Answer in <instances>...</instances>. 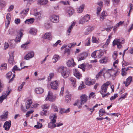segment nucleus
I'll use <instances>...</instances> for the list:
<instances>
[{
	"mask_svg": "<svg viewBox=\"0 0 133 133\" xmlns=\"http://www.w3.org/2000/svg\"><path fill=\"white\" fill-rule=\"evenodd\" d=\"M58 71L61 73L62 76L64 78H66L68 77L70 73L69 69L66 67H60L58 68Z\"/></svg>",
	"mask_w": 133,
	"mask_h": 133,
	"instance_id": "obj_1",
	"label": "nucleus"
},
{
	"mask_svg": "<svg viewBox=\"0 0 133 133\" xmlns=\"http://www.w3.org/2000/svg\"><path fill=\"white\" fill-rule=\"evenodd\" d=\"M124 42V41L123 38H121L119 39L116 38L113 42V46L117 45V47L118 48H120L121 47V44H123Z\"/></svg>",
	"mask_w": 133,
	"mask_h": 133,
	"instance_id": "obj_2",
	"label": "nucleus"
},
{
	"mask_svg": "<svg viewBox=\"0 0 133 133\" xmlns=\"http://www.w3.org/2000/svg\"><path fill=\"white\" fill-rule=\"evenodd\" d=\"M110 85V82H107L104 83L101 86V90L99 92L101 94L105 93L107 92L108 87Z\"/></svg>",
	"mask_w": 133,
	"mask_h": 133,
	"instance_id": "obj_3",
	"label": "nucleus"
},
{
	"mask_svg": "<svg viewBox=\"0 0 133 133\" xmlns=\"http://www.w3.org/2000/svg\"><path fill=\"white\" fill-rule=\"evenodd\" d=\"M55 97L53 95V93L50 91L48 92L47 97L46 99V100H49L53 102L55 100Z\"/></svg>",
	"mask_w": 133,
	"mask_h": 133,
	"instance_id": "obj_4",
	"label": "nucleus"
},
{
	"mask_svg": "<svg viewBox=\"0 0 133 133\" xmlns=\"http://www.w3.org/2000/svg\"><path fill=\"white\" fill-rule=\"evenodd\" d=\"M23 36V32L21 30H20L17 32V36L15 39L16 42H20L21 39Z\"/></svg>",
	"mask_w": 133,
	"mask_h": 133,
	"instance_id": "obj_5",
	"label": "nucleus"
},
{
	"mask_svg": "<svg viewBox=\"0 0 133 133\" xmlns=\"http://www.w3.org/2000/svg\"><path fill=\"white\" fill-rule=\"evenodd\" d=\"M59 84V82L57 80L52 82L50 84L51 89L56 90L57 89Z\"/></svg>",
	"mask_w": 133,
	"mask_h": 133,
	"instance_id": "obj_6",
	"label": "nucleus"
},
{
	"mask_svg": "<svg viewBox=\"0 0 133 133\" xmlns=\"http://www.w3.org/2000/svg\"><path fill=\"white\" fill-rule=\"evenodd\" d=\"M51 21L54 23H57L59 21V16L55 15H52L50 18Z\"/></svg>",
	"mask_w": 133,
	"mask_h": 133,
	"instance_id": "obj_7",
	"label": "nucleus"
},
{
	"mask_svg": "<svg viewBox=\"0 0 133 133\" xmlns=\"http://www.w3.org/2000/svg\"><path fill=\"white\" fill-rule=\"evenodd\" d=\"M10 58L8 59L9 63L11 64H13L14 61V51H11L9 53Z\"/></svg>",
	"mask_w": 133,
	"mask_h": 133,
	"instance_id": "obj_8",
	"label": "nucleus"
},
{
	"mask_svg": "<svg viewBox=\"0 0 133 133\" xmlns=\"http://www.w3.org/2000/svg\"><path fill=\"white\" fill-rule=\"evenodd\" d=\"M11 122L10 121H6L4 123L3 127L4 128L5 130H8L11 125Z\"/></svg>",
	"mask_w": 133,
	"mask_h": 133,
	"instance_id": "obj_9",
	"label": "nucleus"
},
{
	"mask_svg": "<svg viewBox=\"0 0 133 133\" xmlns=\"http://www.w3.org/2000/svg\"><path fill=\"white\" fill-rule=\"evenodd\" d=\"M80 98L81 99L80 102L81 105L84 104L87 101V96L85 95H82L80 97Z\"/></svg>",
	"mask_w": 133,
	"mask_h": 133,
	"instance_id": "obj_10",
	"label": "nucleus"
},
{
	"mask_svg": "<svg viewBox=\"0 0 133 133\" xmlns=\"http://www.w3.org/2000/svg\"><path fill=\"white\" fill-rule=\"evenodd\" d=\"M34 55V53L33 51L30 52L24 56V58L25 59L28 60L30 58L33 57Z\"/></svg>",
	"mask_w": 133,
	"mask_h": 133,
	"instance_id": "obj_11",
	"label": "nucleus"
},
{
	"mask_svg": "<svg viewBox=\"0 0 133 133\" xmlns=\"http://www.w3.org/2000/svg\"><path fill=\"white\" fill-rule=\"evenodd\" d=\"M66 64L69 67H73L76 65L75 63L74 62V60L72 58L68 60L66 63Z\"/></svg>",
	"mask_w": 133,
	"mask_h": 133,
	"instance_id": "obj_12",
	"label": "nucleus"
},
{
	"mask_svg": "<svg viewBox=\"0 0 133 133\" xmlns=\"http://www.w3.org/2000/svg\"><path fill=\"white\" fill-rule=\"evenodd\" d=\"M94 29V26H89L86 30L85 32V34L86 35L89 34L91 31Z\"/></svg>",
	"mask_w": 133,
	"mask_h": 133,
	"instance_id": "obj_13",
	"label": "nucleus"
},
{
	"mask_svg": "<svg viewBox=\"0 0 133 133\" xmlns=\"http://www.w3.org/2000/svg\"><path fill=\"white\" fill-rule=\"evenodd\" d=\"M44 38L48 39L50 40L52 38V36L50 32L46 33L43 36Z\"/></svg>",
	"mask_w": 133,
	"mask_h": 133,
	"instance_id": "obj_14",
	"label": "nucleus"
},
{
	"mask_svg": "<svg viewBox=\"0 0 133 133\" xmlns=\"http://www.w3.org/2000/svg\"><path fill=\"white\" fill-rule=\"evenodd\" d=\"M49 118L50 119H51V121L50 122L53 123H54L56 122V119L57 118V116L56 114H54L50 116L49 117Z\"/></svg>",
	"mask_w": 133,
	"mask_h": 133,
	"instance_id": "obj_15",
	"label": "nucleus"
},
{
	"mask_svg": "<svg viewBox=\"0 0 133 133\" xmlns=\"http://www.w3.org/2000/svg\"><path fill=\"white\" fill-rule=\"evenodd\" d=\"M74 75L77 78L79 79V77H82V75L80 74L78 71L76 69H74Z\"/></svg>",
	"mask_w": 133,
	"mask_h": 133,
	"instance_id": "obj_16",
	"label": "nucleus"
},
{
	"mask_svg": "<svg viewBox=\"0 0 133 133\" xmlns=\"http://www.w3.org/2000/svg\"><path fill=\"white\" fill-rule=\"evenodd\" d=\"M43 91V89L40 87L37 88L35 89V92L38 94H41Z\"/></svg>",
	"mask_w": 133,
	"mask_h": 133,
	"instance_id": "obj_17",
	"label": "nucleus"
},
{
	"mask_svg": "<svg viewBox=\"0 0 133 133\" xmlns=\"http://www.w3.org/2000/svg\"><path fill=\"white\" fill-rule=\"evenodd\" d=\"M67 11L69 16H71L74 12V9L70 7H68L67 8Z\"/></svg>",
	"mask_w": 133,
	"mask_h": 133,
	"instance_id": "obj_18",
	"label": "nucleus"
},
{
	"mask_svg": "<svg viewBox=\"0 0 133 133\" xmlns=\"http://www.w3.org/2000/svg\"><path fill=\"white\" fill-rule=\"evenodd\" d=\"M132 77L131 76H129L126 79L125 82V86L127 87L131 83L132 79Z\"/></svg>",
	"mask_w": 133,
	"mask_h": 133,
	"instance_id": "obj_19",
	"label": "nucleus"
},
{
	"mask_svg": "<svg viewBox=\"0 0 133 133\" xmlns=\"http://www.w3.org/2000/svg\"><path fill=\"white\" fill-rule=\"evenodd\" d=\"M32 103L31 99L27 101L26 102V107L27 109L29 108Z\"/></svg>",
	"mask_w": 133,
	"mask_h": 133,
	"instance_id": "obj_20",
	"label": "nucleus"
},
{
	"mask_svg": "<svg viewBox=\"0 0 133 133\" xmlns=\"http://www.w3.org/2000/svg\"><path fill=\"white\" fill-rule=\"evenodd\" d=\"M34 20L35 19L34 18H31L30 19H26L25 21V24H32L34 22Z\"/></svg>",
	"mask_w": 133,
	"mask_h": 133,
	"instance_id": "obj_21",
	"label": "nucleus"
},
{
	"mask_svg": "<svg viewBox=\"0 0 133 133\" xmlns=\"http://www.w3.org/2000/svg\"><path fill=\"white\" fill-rule=\"evenodd\" d=\"M34 15L36 16L38 20H39L41 18V15L39 12H35L34 14Z\"/></svg>",
	"mask_w": 133,
	"mask_h": 133,
	"instance_id": "obj_22",
	"label": "nucleus"
},
{
	"mask_svg": "<svg viewBox=\"0 0 133 133\" xmlns=\"http://www.w3.org/2000/svg\"><path fill=\"white\" fill-rule=\"evenodd\" d=\"M107 16V14L105 11H103L101 14V15L100 16V19L101 21H103L104 18Z\"/></svg>",
	"mask_w": 133,
	"mask_h": 133,
	"instance_id": "obj_23",
	"label": "nucleus"
},
{
	"mask_svg": "<svg viewBox=\"0 0 133 133\" xmlns=\"http://www.w3.org/2000/svg\"><path fill=\"white\" fill-rule=\"evenodd\" d=\"M70 111V108H68L66 110L64 109L61 108L60 111V113L61 114H63L64 113H67Z\"/></svg>",
	"mask_w": 133,
	"mask_h": 133,
	"instance_id": "obj_24",
	"label": "nucleus"
},
{
	"mask_svg": "<svg viewBox=\"0 0 133 133\" xmlns=\"http://www.w3.org/2000/svg\"><path fill=\"white\" fill-rule=\"evenodd\" d=\"M106 113L104 109L102 108L99 110V116L101 117L103 116L104 114Z\"/></svg>",
	"mask_w": 133,
	"mask_h": 133,
	"instance_id": "obj_25",
	"label": "nucleus"
},
{
	"mask_svg": "<svg viewBox=\"0 0 133 133\" xmlns=\"http://www.w3.org/2000/svg\"><path fill=\"white\" fill-rule=\"evenodd\" d=\"M59 58V56L58 55H55L54 56L52 59L53 62L54 63H56Z\"/></svg>",
	"mask_w": 133,
	"mask_h": 133,
	"instance_id": "obj_26",
	"label": "nucleus"
},
{
	"mask_svg": "<svg viewBox=\"0 0 133 133\" xmlns=\"http://www.w3.org/2000/svg\"><path fill=\"white\" fill-rule=\"evenodd\" d=\"M37 32V30L34 28H31L29 32L30 34L35 35Z\"/></svg>",
	"mask_w": 133,
	"mask_h": 133,
	"instance_id": "obj_27",
	"label": "nucleus"
},
{
	"mask_svg": "<svg viewBox=\"0 0 133 133\" xmlns=\"http://www.w3.org/2000/svg\"><path fill=\"white\" fill-rule=\"evenodd\" d=\"M90 79L89 78H86L85 79V83L88 85H91L92 84V82L90 81Z\"/></svg>",
	"mask_w": 133,
	"mask_h": 133,
	"instance_id": "obj_28",
	"label": "nucleus"
},
{
	"mask_svg": "<svg viewBox=\"0 0 133 133\" xmlns=\"http://www.w3.org/2000/svg\"><path fill=\"white\" fill-rule=\"evenodd\" d=\"M8 114V112L6 111L4 115L1 116H0V120H3V119H5L6 118H7Z\"/></svg>",
	"mask_w": 133,
	"mask_h": 133,
	"instance_id": "obj_29",
	"label": "nucleus"
},
{
	"mask_svg": "<svg viewBox=\"0 0 133 133\" xmlns=\"http://www.w3.org/2000/svg\"><path fill=\"white\" fill-rule=\"evenodd\" d=\"M71 98V95L70 94L66 95L65 97V102L68 103L70 102Z\"/></svg>",
	"mask_w": 133,
	"mask_h": 133,
	"instance_id": "obj_30",
	"label": "nucleus"
},
{
	"mask_svg": "<svg viewBox=\"0 0 133 133\" xmlns=\"http://www.w3.org/2000/svg\"><path fill=\"white\" fill-rule=\"evenodd\" d=\"M48 2V0H39L38 1V3L41 5L45 4H47Z\"/></svg>",
	"mask_w": 133,
	"mask_h": 133,
	"instance_id": "obj_31",
	"label": "nucleus"
},
{
	"mask_svg": "<svg viewBox=\"0 0 133 133\" xmlns=\"http://www.w3.org/2000/svg\"><path fill=\"white\" fill-rule=\"evenodd\" d=\"M84 6V5L83 4L77 9L78 12L80 13L82 12L83 10Z\"/></svg>",
	"mask_w": 133,
	"mask_h": 133,
	"instance_id": "obj_32",
	"label": "nucleus"
},
{
	"mask_svg": "<svg viewBox=\"0 0 133 133\" xmlns=\"http://www.w3.org/2000/svg\"><path fill=\"white\" fill-rule=\"evenodd\" d=\"M48 126L49 128L52 129L56 127V126L55 124H54L50 122L48 124Z\"/></svg>",
	"mask_w": 133,
	"mask_h": 133,
	"instance_id": "obj_33",
	"label": "nucleus"
},
{
	"mask_svg": "<svg viewBox=\"0 0 133 133\" xmlns=\"http://www.w3.org/2000/svg\"><path fill=\"white\" fill-rule=\"evenodd\" d=\"M108 58L107 57H105L103 58L102 59L100 60L99 62L102 63H105L108 60Z\"/></svg>",
	"mask_w": 133,
	"mask_h": 133,
	"instance_id": "obj_34",
	"label": "nucleus"
},
{
	"mask_svg": "<svg viewBox=\"0 0 133 133\" xmlns=\"http://www.w3.org/2000/svg\"><path fill=\"white\" fill-rule=\"evenodd\" d=\"M78 67L81 69L83 71H84L85 70V64H82L81 65H79Z\"/></svg>",
	"mask_w": 133,
	"mask_h": 133,
	"instance_id": "obj_35",
	"label": "nucleus"
},
{
	"mask_svg": "<svg viewBox=\"0 0 133 133\" xmlns=\"http://www.w3.org/2000/svg\"><path fill=\"white\" fill-rule=\"evenodd\" d=\"M85 69L87 70L90 69L92 67V65L91 64H89L88 63L85 64Z\"/></svg>",
	"mask_w": 133,
	"mask_h": 133,
	"instance_id": "obj_36",
	"label": "nucleus"
},
{
	"mask_svg": "<svg viewBox=\"0 0 133 133\" xmlns=\"http://www.w3.org/2000/svg\"><path fill=\"white\" fill-rule=\"evenodd\" d=\"M47 111L45 109H43L40 112V114L42 116H46Z\"/></svg>",
	"mask_w": 133,
	"mask_h": 133,
	"instance_id": "obj_37",
	"label": "nucleus"
},
{
	"mask_svg": "<svg viewBox=\"0 0 133 133\" xmlns=\"http://www.w3.org/2000/svg\"><path fill=\"white\" fill-rule=\"evenodd\" d=\"M22 69H19L18 68L17 65H15L13 68L12 69V71L14 72V73H15V71L17 70L20 71Z\"/></svg>",
	"mask_w": 133,
	"mask_h": 133,
	"instance_id": "obj_38",
	"label": "nucleus"
},
{
	"mask_svg": "<svg viewBox=\"0 0 133 133\" xmlns=\"http://www.w3.org/2000/svg\"><path fill=\"white\" fill-rule=\"evenodd\" d=\"M12 91V90L10 88V87L9 86L8 88V89L7 90L6 92L7 94L6 96H8L10 94V93Z\"/></svg>",
	"mask_w": 133,
	"mask_h": 133,
	"instance_id": "obj_39",
	"label": "nucleus"
},
{
	"mask_svg": "<svg viewBox=\"0 0 133 133\" xmlns=\"http://www.w3.org/2000/svg\"><path fill=\"white\" fill-rule=\"evenodd\" d=\"M6 64L4 63L2 64L1 67V69L2 70L4 69L6 70Z\"/></svg>",
	"mask_w": 133,
	"mask_h": 133,
	"instance_id": "obj_40",
	"label": "nucleus"
},
{
	"mask_svg": "<svg viewBox=\"0 0 133 133\" xmlns=\"http://www.w3.org/2000/svg\"><path fill=\"white\" fill-rule=\"evenodd\" d=\"M42 124L41 123H38L37 125H36L34 126V127L37 129H39L42 128Z\"/></svg>",
	"mask_w": 133,
	"mask_h": 133,
	"instance_id": "obj_41",
	"label": "nucleus"
},
{
	"mask_svg": "<svg viewBox=\"0 0 133 133\" xmlns=\"http://www.w3.org/2000/svg\"><path fill=\"white\" fill-rule=\"evenodd\" d=\"M97 53L98 55L97 56L98 58H100L102 56L103 54H104V53L102 51H99V52H97Z\"/></svg>",
	"mask_w": 133,
	"mask_h": 133,
	"instance_id": "obj_42",
	"label": "nucleus"
},
{
	"mask_svg": "<svg viewBox=\"0 0 133 133\" xmlns=\"http://www.w3.org/2000/svg\"><path fill=\"white\" fill-rule=\"evenodd\" d=\"M118 95L117 94H114V96H112L110 98V100L111 101L114 100L118 96Z\"/></svg>",
	"mask_w": 133,
	"mask_h": 133,
	"instance_id": "obj_43",
	"label": "nucleus"
},
{
	"mask_svg": "<svg viewBox=\"0 0 133 133\" xmlns=\"http://www.w3.org/2000/svg\"><path fill=\"white\" fill-rule=\"evenodd\" d=\"M79 55L84 58H86L88 56V54L86 52H84L80 54Z\"/></svg>",
	"mask_w": 133,
	"mask_h": 133,
	"instance_id": "obj_44",
	"label": "nucleus"
},
{
	"mask_svg": "<svg viewBox=\"0 0 133 133\" xmlns=\"http://www.w3.org/2000/svg\"><path fill=\"white\" fill-rule=\"evenodd\" d=\"M76 45V43L74 42L69 44L68 45V47L71 48L73 47L75 45Z\"/></svg>",
	"mask_w": 133,
	"mask_h": 133,
	"instance_id": "obj_45",
	"label": "nucleus"
},
{
	"mask_svg": "<svg viewBox=\"0 0 133 133\" xmlns=\"http://www.w3.org/2000/svg\"><path fill=\"white\" fill-rule=\"evenodd\" d=\"M12 72L11 71H10L7 73L6 75V77L7 78L9 79L10 80V78L11 77L12 75Z\"/></svg>",
	"mask_w": 133,
	"mask_h": 133,
	"instance_id": "obj_46",
	"label": "nucleus"
},
{
	"mask_svg": "<svg viewBox=\"0 0 133 133\" xmlns=\"http://www.w3.org/2000/svg\"><path fill=\"white\" fill-rule=\"evenodd\" d=\"M85 18V20L87 22H88L89 20V19L90 17L89 15H85L84 17Z\"/></svg>",
	"mask_w": 133,
	"mask_h": 133,
	"instance_id": "obj_47",
	"label": "nucleus"
},
{
	"mask_svg": "<svg viewBox=\"0 0 133 133\" xmlns=\"http://www.w3.org/2000/svg\"><path fill=\"white\" fill-rule=\"evenodd\" d=\"M102 72L103 71L101 70L96 75V78L97 79H98L99 77L102 76Z\"/></svg>",
	"mask_w": 133,
	"mask_h": 133,
	"instance_id": "obj_48",
	"label": "nucleus"
},
{
	"mask_svg": "<svg viewBox=\"0 0 133 133\" xmlns=\"http://www.w3.org/2000/svg\"><path fill=\"white\" fill-rule=\"evenodd\" d=\"M97 11L96 12L97 15H99L100 14V11L101 10V7H98L97 9Z\"/></svg>",
	"mask_w": 133,
	"mask_h": 133,
	"instance_id": "obj_49",
	"label": "nucleus"
},
{
	"mask_svg": "<svg viewBox=\"0 0 133 133\" xmlns=\"http://www.w3.org/2000/svg\"><path fill=\"white\" fill-rule=\"evenodd\" d=\"M34 111L32 110L28 111L26 114V117H28L30 116V114H32L34 112Z\"/></svg>",
	"mask_w": 133,
	"mask_h": 133,
	"instance_id": "obj_50",
	"label": "nucleus"
},
{
	"mask_svg": "<svg viewBox=\"0 0 133 133\" xmlns=\"http://www.w3.org/2000/svg\"><path fill=\"white\" fill-rule=\"evenodd\" d=\"M6 96L5 95H3L0 97V103H1Z\"/></svg>",
	"mask_w": 133,
	"mask_h": 133,
	"instance_id": "obj_51",
	"label": "nucleus"
},
{
	"mask_svg": "<svg viewBox=\"0 0 133 133\" xmlns=\"http://www.w3.org/2000/svg\"><path fill=\"white\" fill-rule=\"evenodd\" d=\"M6 19L7 20V21H10L11 19V15L9 14H7L6 16Z\"/></svg>",
	"mask_w": 133,
	"mask_h": 133,
	"instance_id": "obj_52",
	"label": "nucleus"
},
{
	"mask_svg": "<svg viewBox=\"0 0 133 133\" xmlns=\"http://www.w3.org/2000/svg\"><path fill=\"white\" fill-rule=\"evenodd\" d=\"M92 41L93 43H98V41L97 40L96 38L94 36L92 37Z\"/></svg>",
	"mask_w": 133,
	"mask_h": 133,
	"instance_id": "obj_53",
	"label": "nucleus"
},
{
	"mask_svg": "<svg viewBox=\"0 0 133 133\" xmlns=\"http://www.w3.org/2000/svg\"><path fill=\"white\" fill-rule=\"evenodd\" d=\"M49 105L48 104H45L43 105L42 106V108L43 109H47L49 108Z\"/></svg>",
	"mask_w": 133,
	"mask_h": 133,
	"instance_id": "obj_54",
	"label": "nucleus"
},
{
	"mask_svg": "<svg viewBox=\"0 0 133 133\" xmlns=\"http://www.w3.org/2000/svg\"><path fill=\"white\" fill-rule=\"evenodd\" d=\"M97 51H96L93 52L91 54V56L94 58H96L97 56L96 55V52Z\"/></svg>",
	"mask_w": 133,
	"mask_h": 133,
	"instance_id": "obj_55",
	"label": "nucleus"
},
{
	"mask_svg": "<svg viewBox=\"0 0 133 133\" xmlns=\"http://www.w3.org/2000/svg\"><path fill=\"white\" fill-rule=\"evenodd\" d=\"M127 95V93H126L123 96H122L120 97V98H119L118 100L119 101H121L123 99H124L125 98L126 96Z\"/></svg>",
	"mask_w": 133,
	"mask_h": 133,
	"instance_id": "obj_56",
	"label": "nucleus"
},
{
	"mask_svg": "<svg viewBox=\"0 0 133 133\" xmlns=\"http://www.w3.org/2000/svg\"><path fill=\"white\" fill-rule=\"evenodd\" d=\"M5 5V2L4 1L0 0V6L3 7Z\"/></svg>",
	"mask_w": 133,
	"mask_h": 133,
	"instance_id": "obj_57",
	"label": "nucleus"
},
{
	"mask_svg": "<svg viewBox=\"0 0 133 133\" xmlns=\"http://www.w3.org/2000/svg\"><path fill=\"white\" fill-rule=\"evenodd\" d=\"M85 88V86L83 84V82H82V83H81L79 88L78 89L79 90H81L82 89L84 88Z\"/></svg>",
	"mask_w": 133,
	"mask_h": 133,
	"instance_id": "obj_58",
	"label": "nucleus"
},
{
	"mask_svg": "<svg viewBox=\"0 0 133 133\" xmlns=\"http://www.w3.org/2000/svg\"><path fill=\"white\" fill-rule=\"evenodd\" d=\"M29 10V8H27L25 9L24 10L21 12V14H23L24 15H25L27 13Z\"/></svg>",
	"mask_w": 133,
	"mask_h": 133,
	"instance_id": "obj_59",
	"label": "nucleus"
},
{
	"mask_svg": "<svg viewBox=\"0 0 133 133\" xmlns=\"http://www.w3.org/2000/svg\"><path fill=\"white\" fill-rule=\"evenodd\" d=\"M20 21H21L19 19L17 18L15 20V22L16 24H18L20 23Z\"/></svg>",
	"mask_w": 133,
	"mask_h": 133,
	"instance_id": "obj_60",
	"label": "nucleus"
},
{
	"mask_svg": "<svg viewBox=\"0 0 133 133\" xmlns=\"http://www.w3.org/2000/svg\"><path fill=\"white\" fill-rule=\"evenodd\" d=\"M9 34L12 35L14 34V31L12 29H10L8 31Z\"/></svg>",
	"mask_w": 133,
	"mask_h": 133,
	"instance_id": "obj_61",
	"label": "nucleus"
},
{
	"mask_svg": "<svg viewBox=\"0 0 133 133\" xmlns=\"http://www.w3.org/2000/svg\"><path fill=\"white\" fill-rule=\"evenodd\" d=\"M97 4L99 6V7H101H101L103 6V2L101 1L98 2Z\"/></svg>",
	"mask_w": 133,
	"mask_h": 133,
	"instance_id": "obj_62",
	"label": "nucleus"
},
{
	"mask_svg": "<svg viewBox=\"0 0 133 133\" xmlns=\"http://www.w3.org/2000/svg\"><path fill=\"white\" fill-rule=\"evenodd\" d=\"M85 21H86L85 20V18H84L83 17L79 21V23L81 24H83Z\"/></svg>",
	"mask_w": 133,
	"mask_h": 133,
	"instance_id": "obj_63",
	"label": "nucleus"
},
{
	"mask_svg": "<svg viewBox=\"0 0 133 133\" xmlns=\"http://www.w3.org/2000/svg\"><path fill=\"white\" fill-rule=\"evenodd\" d=\"M117 54L116 53H114L113 55V58L114 60H115L117 57Z\"/></svg>",
	"mask_w": 133,
	"mask_h": 133,
	"instance_id": "obj_64",
	"label": "nucleus"
}]
</instances>
